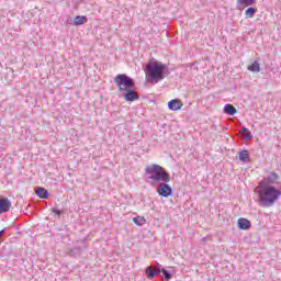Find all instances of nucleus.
<instances>
[{
	"label": "nucleus",
	"mask_w": 281,
	"mask_h": 281,
	"mask_svg": "<svg viewBox=\"0 0 281 281\" xmlns=\"http://www.w3.org/2000/svg\"><path fill=\"white\" fill-rule=\"evenodd\" d=\"M145 175H147V179L149 181H155L156 183H160L157 192L160 196L168 199V196H172V187L170 183V173L166 171V169L157 164L151 166H147L145 168Z\"/></svg>",
	"instance_id": "f257e3e1"
},
{
	"label": "nucleus",
	"mask_w": 281,
	"mask_h": 281,
	"mask_svg": "<svg viewBox=\"0 0 281 281\" xmlns=\"http://www.w3.org/2000/svg\"><path fill=\"white\" fill-rule=\"evenodd\" d=\"M258 205L260 207H273L281 199V186L279 187H257Z\"/></svg>",
	"instance_id": "f03ea898"
},
{
	"label": "nucleus",
	"mask_w": 281,
	"mask_h": 281,
	"mask_svg": "<svg viewBox=\"0 0 281 281\" xmlns=\"http://www.w3.org/2000/svg\"><path fill=\"white\" fill-rule=\"evenodd\" d=\"M145 74L148 77V82H161L166 76H169L168 66L161 61H149L145 66Z\"/></svg>",
	"instance_id": "7ed1b4c3"
},
{
	"label": "nucleus",
	"mask_w": 281,
	"mask_h": 281,
	"mask_svg": "<svg viewBox=\"0 0 281 281\" xmlns=\"http://www.w3.org/2000/svg\"><path fill=\"white\" fill-rule=\"evenodd\" d=\"M114 82L119 91H128V89H134L135 87V81L126 75H117L114 78Z\"/></svg>",
	"instance_id": "20e7f679"
},
{
	"label": "nucleus",
	"mask_w": 281,
	"mask_h": 281,
	"mask_svg": "<svg viewBox=\"0 0 281 281\" xmlns=\"http://www.w3.org/2000/svg\"><path fill=\"white\" fill-rule=\"evenodd\" d=\"M280 176L276 172H270L267 177H265L257 187L260 188H280Z\"/></svg>",
	"instance_id": "39448f33"
},
{
	"label": "nucleus",
	"mask_w": 281,
	"mask_h": 281,
	"mask_svg": "<svg viewBox=\"0 0 281 281\" xmlns=\"http://www.w3.org/2000/svg\"><path fill=\"white\" fill-rule=\"evenodd\" d=\"M162 273L165 280H171L172 279V273L170 271L166 270L165 268H157L156 266H149L145 270V276L149 278V280H153V278H156V276H159V273Z\"/></svg>",
	"instance_id": "423d86ee"
},
{
	"label": "nucleus",
	"mask_w": 281,
	"mask_h": 281,
	"mask_svg": "<svg viewBox=\"0 0 281 281\" xmlns=\"http://www.w3.org/2000/svg\"><path fill=\"white\" fill-rule=\"evenodd\" d=\"M12 210V201L8 198H0V216Z\"/></svg>",
	"instance_id": "0eeeda50"
},
{
	"label": "nucleus",
	"mask_w": 281,
	"mask_h": 281,
	"mask_svg": "<svg viewBox=\"0 0 281 281\" xmlns=\"http://www.w3.org/2000/svg\"><path fill=\"white\" fill-rule=\"evenodd\" d=\"M124 98L127 102H135V100H139V94L133 90V88L125 90Z\"/></svg>",
	"instance_id": "6e6552de"
},
{
	"label": "nucleus",
	"mask_w": 281,
	"mask_h": 281,
	"mask_svg": "<svg viewBox=\"0 0 281 281\" xmlns=\"http://www.w3.org/2000/svg\"><path fill=\"white\" fill-rule=\"evenodd\" d=\"M183 106V103L179 99H173L168 102L170 111H179Z\"/></svg>",
	"instance_id": "1a4fd4ad"
},
{
	"label": "nucleus",
	"mask_w": 281,
	"mask_h": 281,
	"mask_svg": "<svg viewBox=\"0 0 281 281\" xmlns=\"http://www.w3.org/2000/svg\"><path fill=\"white\" fill-rule=\"evenodd\" d=\"M237 225L240 229L247 231L251 227V222L245 217H240L237 221Z\"/></svg>",
	"instance_id": "9d476101"
},
{
	"label": "nucleus",
	"mask_w": 281,
	"mask_h": 281,
	"mask_svg": "<svg viewBox=\"0 0 281 281\" xmlns=\"http://www.w3.org/2000/svg\"><path fill=\"white\" fill-rule=\"evenodd\" d=\"M35 194H37L40 199H47L49 196V192L45 188L41 187L35 189Z\"/></svg>",
	"instance_id": "9b49d317"
},
{
	"label": "nucleus",
	"mask_w": 281,
	"mask_h": 281,
	"mask_svg": "<svg viewBox=\"0 0 281 281\" xmlns=\"http://www.w3.org/2000/svg\"><path fill=\"white\" fill-rule=\"evenodd\" d=\"M224 113H226V115H236V113H238V110H236L234 105L228 103L224 106Z\"/></svg>",
	"instance_id": "f8f14e48"
},
{
	"label": "nucleus",
	"mask_w": 281,
	"mask_h": 281,
	"mask_svg": "<svg viewBox=\"0 0 281 281\" xmlns=\"http://www.w3.org/2000/svg\"><path fill=\"white\" fill-rule=\"evenodd\" d=\"M239 160L244 164L249 162V151L247 149L239 151Z\"/></svg>",
	"instance_id": "ddd939ff"
},
{
	"label": "nucleus",
	"mask_w": 281,
	"mask_h": 281,
	"mask_svg": "<svg viewBox=\"0 0 281 281\" xmlns=\"http://www.w3.org/2000/svg\"><path fill=\"white\" fill-rule=\"evenodd\" d=\"M87 23V16L85 15H77L74 20V25H85Z\"/></svg>",
	"instance_id": "4468645a"
},
{
	"label": "nucleus",
	"mask_w": 281,
	"mask_h": 281,
	"mask_svg": "<svg viewBox=\"0 0 281 281\" xmlns=\"http://www.w3.org/2000/svg\"><path fill=\"white\" fill-rule=\"evenodd\" d=\"M248 70L254 72H260V64L258 61L252 63L250 66H248Z\"/></svg>",
	"instance_id": "2eb2a0df"
},
{
	"label": "nucleus",
	"mask_w": 281,
	"mask_h": 281,
	"mask_svg": "<svg viewBox=\"0 0 281 281\" xmlns=\"http://www.w3.org/2000/svg\"><path fill=\"white\" fill-rule=\"evenodd\" d=\"M239 133H245L246 136H245V139H247V142L251 140L252 139V135H251V132H249V128L247 127H241V130L239 131Z\"/></svg>",
	"instance_id": "dca6fc26"
},
{
	"label": "nucleus",
	"mask_w": 281,
	"mask_h": 281,
	"mask_svg": "<svg viewBox=\"0 0 281 281\" xmlns=\"http://www.w3.org/2000/svg\"><path fill=\"white\" fill-rule=\"evenodd\" d=\"M254 14H256V8L249 7V8L245 11V16H247V19H254Z\"/></svg>",
	"instance_id": "f3484780"
},
{
	"label": "nucleus",
	"mask_w": 281,
	"mask_h": 281,
	"mask_svg": "<svg viewBox=\"0 0 281 281\" xmlns=\"http://www.w3.org/2000/svg\"><path fill=\"white\" fill-rule=\"evenodd\" d=\"M133 222L135 223V225H138V227H142V225H144V223H146V218L142 217V216H137L133 218Z\"/></svg>",
	"instance_id": "a211bd4d"
},
{
	"label": "nucleus",
	"mask_w": 281,
	"mask_h": 281,
	"mask_svg": "<svg viewBox=\"0 0 281 281\" xmlns=\"http://www.w3.org/2000/svg\"><path fill=\"white\" fill-rule=\"evenodd\" d=\"M239 5H245V7H249V5H254V3H256V0H238Z\"/></svg>",
	"instance_id": "6ab92c4d"
},
{
	"label": "nucleus",
	"mask_w": 281,
	"mask_h": 281,
	"mask_svg": "<svg viewBox=\"0 0 281 281\" xmlns=\"http://www.w3.org/2000/svg\"><path fill=\"white\" fill-rule=\"evenodd\" d=\"M79 254H80V248H72L69 251V256H79Z\"/></svg>",
	"instance_id": "aec40b11"
},
{
	"label": "nucleus",
	"mask_w": 281,
	"mask_h": 281,
	"mask_svg": "<svg viewBox=\"0 0 281 281\" xmlns=\"http://www.w3.org/2000/svg\"><path fill=\"white\" fill-rule=\"evenodd\" d=\"M53 212H54V214H57L58 216H60V210H58V209H53Z\"/></svg>",
	"instance_id": "412c9836"
},
{
	"label": "nucleus",
	"mask_w": 281,
	"mask_h": 281,
	"mask_svg": "<svg viewBox=\"0 0 281 281\" xmlns=\"http://www.w3.org/2000/svg\"><path fill=\"white\" fill-rule=\"evenodd\" d=\"M5 234V229L0 231V236H3Z\"/></svg>",
	"instance_id": "4be33fe9"
}]
</instances>
